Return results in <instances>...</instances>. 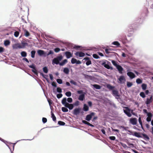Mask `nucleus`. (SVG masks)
<instances>
[{
  "mask_svg": "<svg viewBox=\"0 0 153 153\" xmlns=\"http://www.w3.org/2000/svg\"><path fill=\"white\" fill-rule=\"evenodd\" d=\"M106 87L109 91H111V94L115 98L118 100H121L120 98V95L119 94L118 91L115 88V86L111 85L110 84H106Z\"/></svg>",
  "mask_w": 153,
  "mask_h": 153,
  "instance_id": "obj_2",
  "label": "nucleus"
},
{
  "mask_svg": "<svg viewBox=\"0 0 153 153\" xmlns=\"http://www.w3.org/2000/svg\"><path fill=\"white\" fill-rule=\"evenodd\" d=\"M119 128H123V129L124 130L128 131V130L127 129L129 128V127L127 126H119Z\"/></svg>",
  "mask_w": 153,
  "mask_h": 153,
  "instance_id": "obj_37",
  "label": "nucleus"
},
{
  "mask_svg": "<svg viewBox=\"0 0 153 153\" xmlns=\"http://www.w3.org/2000/svg\"><path fill=\"white\" fill-rule=\"evenodd\" d=\"M95 113L94 112H91L90 114H87L85 117V120L88 121H89L91 120L92 117L94 115Z\"/></svg>",
  "mask_w": 153,
  "mask_h": 153,
  "instance_id": "obj_14",
  "label": "nucleus"
},
{
  "mask_svg": "<svg viewBox=\"0 0 153 153\" xmlns=\"http://www.w3.org/2000/svg\"><path fill=\"white\" fill-rule=\"evenodd\" d=\"M36 51H32L31 52V56L32 58H33L35 57V55Z\"/></svg>",
  "mask_w": 153,
  "mask_h": 153,
  "instance_id": "obj_58",
  "label": "nucleus"
},
{
  "mask_svg": "<svg viewBox=\"0 0 153 153\" xmlns=\"http://www.w3.org/2000/svg\"><path fill=\"white\" fill-rule=\"evenodd\" d=\"M70 82L71 84H72L76 86L77 85V83L73 79L71 80L70 81Z\"/></svg>",
  "mask_w": 153,
  "mask_h": 153,
  "instance_id": "obj_52",
  "label": "nucleus"
},
{
  "mask_svg": "<svg viewBox=\"0 0 153 153\" xmlns=\"http://www.w3.org/2000/svg\"><path fill=\"white\" fill-rule=\"evenodd\" d=\"M10 44V42L9 40H6L4 41V44L5 46L9 45Z\"/></svg>",
  "mask_w": 153,
  "mask_h": 153,
  "instance_id": "obj_43",
  "label": "nucleus"
},
{
  "mask_svg": "<svg viewBox=\"0 0 153 153\" xmlns=\"http://www.w3.org/2000/svg\"><path fill=\"white\" fill-rule=\"evenodd\" d=\"M60 51V49L59 48H56L54 49V51L56 53H58Z\"/></svg>",
  "mask_w": 153,
  "mask_h": 153,
  "instance_id": "obj_62",
  "label": "nucleus"
},
{
  "mask_svg": "<svg viewBox=\"0 0 153 153\" xmlns=\"http://www.w3.org/2000/svg\"><path fill=\"white\" fill-rule=\"evenodd\" d=\"M73 100L72 98L68 97V98L66 97L63 98L61 101V103L63 105H65L68 104H71L73 102Z\"/></svg>",
  "mask_w": 153,
  "mask_h": 153,
  "instance_id": "obj_6",
  "label": "nucleus"
},
{
  "mask_svg": "<svg viewBox=\"0 0 153 153\" xmlns=\"http://www.w3.org/2000/svg\"><path fill=\"white\" fill-rule=\"evenodd\" d=\"M51 85L54 87L53 88V93L55 94H56L57 92L61 93L62 92V89L59 87H57V84L55 82H53L51 83Z\"/></svg>",
  "mask_w": 153,
  "mask_h": 153,
  "instance_id": "obj_3",
  "label": "nucleus"
},
{
  "mask_svg": "<svg viewBox=\"0 0 153 153\" xmlns=\"http://www.w3.org/2000/svg\"><path fill=\"white\" fill-rule=\"evenodd\" d=\"M142 80L140 78H138L137 79L136 81V82L138 84H140L142 83Z\"/></svg>",
  "mask_w": 153,
  "mask_h": 153,
  "instance_id": "obj_36",
  "label": "nucleus"
},
{
  "mask_svg": "<svg viewBox=\"0 0 153 153\" xmlns=\"http://www.w3.org/2000/svg\"><path fill=\"white\" fill-rule=\"evenodd\" d=\"M47 100L50 105L51 109L52 110V106H51V105L53 104V102L52 100L50 99H47Z\"/></svg>",
  "mask_w": 153,
  "mask_h": 153,
  "instance_id": "obj_33",
  "label": "nucleus"
},
{
  "mask_svg": "<svg viewBox=\"0 0 153 153\" xmlns=\"http://www.w3.org/2000/svg\"><path fill=\"white\" fill-rule=\"evenodd\" d=\"M82 46L78 45H74V47H73V49H74L75 50H78L80 48H81Z\"/></svg>",
  "mask_w": 153,
  "mask_h": 153,
  "instance_id": "obj_44",
  "label": "nucleus"
},
{
  "mask_svg": "<svg viewBox=\"0 0 153 153\" xmlns=\"http://www.w3.org/2000/svg\"><path fill=\"white\" fill-rule=\"evenodd\" d=\"M77 93L79 94L78 97V99L81 101H83L85 99V93L81 90H78L77 91Z\"/></svg>",
  "mask_w": 153,
  "mask_h": 153,
  "instance_id": "obj_7",
  "label": "nucleus"
},
{
  "mask_svg": "<svg viewBox=\"0 0 153 153\" xmlns=\"http://www.w3.org/2000/svg\"><path fill=\"white\" fill-rule=\"evenodd\" d=\"M89 107L86 104H84L82 108V110L85 111H87L89 110Z\"/></svg>",
  "mask_w": 153,
  "mask_h": 153,
  "instance_id": "obj_26",
  "label": "nucleus"
},
{
  "mask_svg": "<svg viewBox=\"0 0 153 153\" xmlns=\"http://www.w3.org/2000/svg\"><path fill=\"white\" fill-rule=\"evenodd\" d=\"M21 55L22 56L25 57L27 56V53L25 51H22L21 53Z\"/></svg>",
  "mask_w": 153,
  "mask_h": 153,
  "instance_id": "obj_59",
  "label": "nucleus"
},
{
  "mask_svg": "<svg viewBox=\"0 0 153 153\" xmlns=\"http://www.w3.org/2000/svg\"><path fill=\"white\" fill-rule=\"evenodd\" d=\"M111 62L112 64L114 65L116 67L119 64V63L116 61L111 60Z\"/></svg>",
  "mask_w": 153,
  "mask_h": 153,
  "instance_id": "obj_35",
  "label": "nucleus"
},
{
  "mask_svg": "<svg viewBox=\"0 0 153 153\" xmlns=\"http://www.w3.org/2000/svg\"><path fill=\"white\" fill-rule=\"evenodd\" d=\"M137 122V120L136 118H131L130 120V123L133 125H136Z\"/></svg>",
  "mask_w": 153,
  "mask_h": 153,
  "instance_id": "obj_20",
  "label": "nucleus"
},
{
  "mask_svg": "<svg viewBox=\"0 0 153 153\" xmlns=\"http://www.w3.org/2000/svg\"><path fill=\"white\" fill-rule=\"evenodd\" d=\"M43 71L44 73L47 74L48 73V70L46 66H45L42 68Z\"/></svg>",
  "mask_w": 153,
  "mask_h": 153,
  "instance_id": "obj_38",
  "label": "nucleus"
},
{
  "mask_svg": "<svg viewBox=\"0 0 153 153\" xmlns=\"http://www.w3.org/2000/svg\"><path fill=\"white\" fill-rule=\"evenodd\" d=\"M45 37H46V39L47 40H48L49 41L53 43L56 42L55 41L53 40V38L51 37L50 36H46L45 34Z\"/></svg>",
  "mask_w": 153,
  "mask_h": 153,
  "instance_id": "obj_21",
  "label": "nucleus"
},
{
  "mask_svg": "<svg viewBox=\"0 0 153 153\" xmlns=\"http://www.w3.org/2000/svg\"><path fill=\"white\" fill-rule=\"evenodd\" d=\"M70 70L67 67L65 68H63V72L66 74H69Z\"/></svg>",
  "mask_w": 153,
  "mask_h": 153,
  "instance_id": "obj_29",
  "label": "nucleus"
},
{
  "mask_svg": "<svg viewBox=\"0 0 153 153\" xmlns=\"http://www.w3.org/2000/svg\"><path fill=\"white\" fill-rule=\"evenodd\" d=\"M81 108L80 107L76 108L73 111L72 114L75 115L77 116L80 113Z\"/></svg>",
  "mask_w": 153,
  "mask_h": 153,
  "instance_id": "obj_13",
  "label": "nucleus"
},
{
  "mask_svg": "<svg viewBox=\"0 0 153 153\" xmlns=\"http://www.w3.org/2000/svg\"><path fill=\"white\" fill-rule=\"evenodd\" d=\"M54 53V52L52 50H50L48 53L46 52V56H48L49 55H52Z\"/></svg>",
  "mask_w": 153,
  "mask_h": 153,
  "instance_id": "obj_42",
  "label": "nucleus"
},
{
  "mask_svg": "<svg viewBox=\"0 0 153 153\" xmlns=\"http://www.w3.org/2000/svg\"><path fill=\"white\" fill-rule=\"evenodd\" d=\"M56 94V97H57V98L58 99L60 98H61L62 97V96H63L62 94L61 93L58 94Z\"/></svg>",
  "mask_w": 153,
  "mask_h": 153,
  "instance_id": "obj_57",
  "label": "nucleus"
},
{
  "mask_svg": "<svg viewBox=\"0 0 153 153\" xmlns=\"http://www.w3.org/2000/svg\"><path fill=\"white\" fill-rule=\"evenodd\" d=\"M77 59H76L73 58L71 59V63L72 64H76V62L77 61Z\"/></svg>",
  "mask_w": 153,
  "mask_h": 153,
  "instance_id": "obj_49",
  "label": "nucleus"
},
{
  "mask_svg": "<svg viewBox=\"0 0 153 153\" xmlns=\"http://www.w3.org/2000/svg\"><path fill=\"white\" fill-rule=\"evenodd\" d=\"M65 55L67 59H69L73 56V53L69 51H67L65 52Z\"/></svg>",
  "mask_w": 153,
  "mask_h": 153,
  "instance_id": "obj_19",
  "label": "nucleus"
},
{
  "mask_svg": "<svg viewBox=\"0 0 153 153\" xmlns=\"http://www.w3.org/2000/svg\"><path fill=\"white\" fill-rule=\"evenodd\" d=\"M147 85L146 84L144 83L142 84L141 85V88L143 90H145L147 88Z\"/></svg>",
  "mask_w": 153,
  "mask_h": 153,
  "instance_id": "obj_34",
  "label": "nucleus"
},
{
  "mask_svg": "<svg viewBox=\"0 0 153 153\" xmlns=\"http://www.w3.org/2000/svg\"><path fill=\"white\" fill-rule=\"evenodd\" d=\"M85 64L87 66L91 64L92 62L91 60L90 59L89 60L86 61Z\"/></svg>",
  "mask_w": 153,
  "mask_h": 153,
  "instance_id": "obj_55",
  "label": "nucleus"
},
{
  "mask_svg": "<svg viewBox=\"0 0 153 153\" xmlns=\"http://www.w3.org/2000/svg\"><path fill=\"white\" fill-rule=\"evenodd\" d=\"M77 59H79V57H82L85 56V54L81 51H78L74 53Z\"/></svg>",
  "mask_w": 153,
  "mask_h": 153,
  "instance_id": "obj_12",
  "label": "nucleus"
},
{
  "mask_svg": "<svg viewBox=\"0 0 153 153\" xmlns=\"http://www.w3.org/2000/svg\"><path fill=\"white\" fill-rule=\"evenodd\" d=\"M112 45H115L116 47L118 48L120 47V44L117 41H115L112 42L111 43Z\"/></svg>",
  "mask_w": 153,
  "mask_h": 153,
  "instance_id": "obj_30",
  "label": "nucleus"
},
{
  "mask_svg": "<svg viewBox=\"0 0 153 153\" xmlns=\"http://www.w3.org/2000/svg\"><path fill=\"white\" fill-rule=\"evenodd\" d=\"M58 124L60 126H64L65 124V123L62 121H59L58 122Z\"/></svg>",
  "mask_w": 153,
  "mask_h": 153,
  "instance_id": "obj_47",
  "label": "nucleus"
},
{
  "mask_svg": "<svg viewBox=\"0 0 153 153\" xmlns=\"http://www.w3.org/2000/svg\"><path fill=\"white\" fill-rule=\"evenodd\" d=\"M119 38L120 41L121 42L124 44L129 43L132 40V38L127 39L126 35L120 36Z\"/></svg>",
  "mask_w": 153,
  "mask_h": 153,
  "instance_id": "obj_5",
  "label": "nucleus"
},
{
  "mask_svg": "<svg viewBox=\"0 0 153 153\" xmlns=\"http://www.w3.org/2000/svg\"><path fill=\"white\" fill-rule=\"evenodd\" d=\"M39 56L46 57V52L42 50L39 49Z\"/></svg>",
  "mask_w": 153,
  "mask_h": 153,
  "instance_id": "obj_23",
  "label": "nucleus"
},
{
  "mask_svg": "<svg viewBox=\"0 0 153 153\" xmlns=\"http://www.w3.org/2000/svg\"><path fill=\"white\" fill-rule=\"evenodd\" d=\"M56 82L59 84H62L63 83V80L61 79H56Z\"/></svg>",
  "mask_w": 153,
  "mask_h": 153,
  "instance_id": "obj_48",
  "label": "nucleus"
},
{
  "mask_svg": "<svg viewBox=\"0 0 153 153\" xmlns=\"http://www.w3.org/2000/svg\"><path fill=\"white\" fill-rule=\"evenodd\" d=\"M93 56L94 58L95 59H98L100 58V57L99 55L97 54H93Z\"/></svg>",
  "mask_w": 153,
  "mask_h": 153,
  "instance_id": "obj_56",
  "label": "nucleus"
},
{
  "mask_svg": "<svg viewBox=\"0 0 153 153\" xmlns=\"http://www.w3.org/2000/svg\"><path fill=\"white\" fill-rule=\"evenodd\" d=\"M123 108L126 109H123L124 113L128 117H130L131 116V114L130 113L131 109L127 107H124Z\"/></svg>",
  "mask_w": 153,
  "mask_h": 153,
  "instance_id": "obj_11",
  "label": "nucleus"
},
{
  "mask_svg": "<svg viewBox=\"0 0 153 153\" xmlns=\"http://www.w3.org/2000/svg\"><path fill=\"white\" fill-rule=\"evenodd\" d=\"M137 134V135H136L137 136L138 138H143L146 141L149 140L150 139L149 137L145 133L139 132Z\"/></svg>",
  "mask_w": 153,
  "mask_h": 153,
  "instance_id": "obj_9",
  "label": "nucleus"
},
{
  "mask_svg": "<svg viewBox=\"0 0 153 153\" xmlns=\"http://www.w3.org/2000/svg\"><path fill=\"white\" fill-rule=\"evenodd\" d=\"M140 96L142 98H144L146 97V95L145 93L143 92H141L140 94Z\"/></svg>",
  "mask_w": 153,
  "mask_h": 153,
  "instance_id": "obj_46",
  "label": "nucleus"
},
{
  "mask_svg": "<svg viewBox=\"0 0 153 153\" xmlns=\"http://www.w3.org/2000/svg\"><path fill=\"white\" fill-rule=\"evenodd\" d=\"M42 122L44 124L46 123L47 121V119L46 118L44 117H42Z\"/></svg>",
  "mask_w": 153,
  "mask_h": 153,
  "instance_id": "obj_60",
  "label": "nucleus"
},
{
  "mask_svg": "<svg viewBox=\"0 0 153 153\" xmlns=\"http://www.w3.org/2000/svg\"><path fill=\"white\" fill-rule=\"evenodd\" d=\"M74 106H78L79 104V102L78 100L76 101L74 103H73Z\"/></svg>",
  "mask_w": 153,
  "mask_h": 153,
  "instance_id": "obj_53",
  "label": "nucleus"
},
{
  "mask_svg": "<svg viewBox=\"0 0 153 153\" xmlns=\"http://www.w3.org/2000/svg\"><path fill=\"white\" fill-rule=\"evenodd\" d=\"M126 81V79L125 76L123 75H121L117 78V82L120 84H124Z\"/></svg>",
  "mask_w": 153,
  "mask_h": 153,
  "instance_id": "obj_10",
  "label": "nucleus"
},
{
  "mask_svg": "<svg viewBox=\"0 0 153 153\" xmlns=\"http://www.w3.org/2000/svg\"><path fill=\"white\" fill-rule=\"evenodd\" d=\"M108 138L112 140H114L116 139V137L114 136H109Z\"/></svg>",
  "mask_w": 153,
  "mask_h": 153,
  "instance_id": "obj_61",
  "label": "nucleus"
},
{
  "mask_svg": "<svg viewBox=\"0 0 153 153\" xmlns=\"http://www.w3.org/2000/svg\"><path fill=\"white\" fill-rule=\"evenodd\" d=\"M39 73H40V75L42 76L45 79V78L46 77H48V76L47 75H45L42 72H40L39 71Z\"/></svg>",
  "mask_w": 153,
  "mask_h": 153,
  "instance_id": "obj_50",
  "label": "nucleus"
},
{
  "mask_svg": "<svg viewBox=\"0 0 153 153\" xmlns=\"http://www.w3.org/2000/svg\"><path fill=\"white\" fill-rule=\"evenodd\" d=\"M153 100L152 96L151 95L149 98H147L145 101V104L147 105L150 104Z\"/></svg>",
  "mask_w": 153,
  "mask_h": 153,
  "instance_id": "obj_22",
  "label": "nucleus"
},
{
  "mask_svg": "<svg viewBox=\"0 0 153 153\" xmlns=\"http://www.w3.org/2000/svg\"><path fill=\"white\" fill-rule=\"evenodd\" d=\"M13 49H17L18 48H21L20 47V45L18 44H15L13 46Z\"/></svg>",
  "mask_w": 153,
  "mask_h": 153,
  "instance_id": "obj_32",
  "label": "nucleus"
},
{
  "mask_svg": "<svg viewBox=\"0 0 153 153\" xmlns=\"http://www.w3.org/2000/svg\"><path fill=\"white\" fill-rule=\"evenodd\" d=\"M64 105L65 107L68 108L70 110H72L74 107L73 103L68 104Z\"/></svg>",
  "mask_w": 153,
  "mask_h": 153,
  "instance_id": "obj_24",
  "label": "nucleus"
},
{
  "mask_svg": "<svg viewBox=\"0 0 153 153\" xmlns=\"http://www.w3.org/2000/svg\"><path fill=\"white\" fill-rule=\"evenodd\" d=\"M127 74L131 79H132L136 77L134 74L130 71H128Z\"/></svg>",
  "mask_w": 153,
  "mask_h": 153,
  "instance_id": "obj_17",
  "label": "nucleus"
},
{
  "mask_svg": "<svg viewBox=\"0 0 153 153\" xmlns=\"http://www.w3.org/2000/svg\"><path fill=\"white\" fill-rule=\"evenodd\" d=\"M24 31V35L26 37H28L30 35V34L29 32L26 30H25Z\"/></svg>",
  "mask_w": 153,
  "mask_h": 153,
  "instance_id": "obj_41",
  "label": "nucleus"
},
{
  "mask_svg": "<svg viewBox=\"0 0 153 153\" xmlns=\"http://www.w3.org/2000/svg\"><path fill=\"white\" fill-rule=\"evenodd\" d=\"M94 88L96 89L100 90L102 86L100 85L97 84H91Z\"/></svg>",
  "mask_w": 153,
  "mask_h": 153,
  "instance_id": "obj_25",
  "label": "nucleus"
},
{
  "mask_svg": "<svg viewBox=\"0 0 153 153\" xmlns=\"http://www.w3.org/2000/svg\"><path fill=\"white\" fill-rule=\"evenodd\" d=\"M28 66L33 69L32 70V71L36 75L38 76V73L36 69L35 65L34 64H33L31 65H28Z\"/></svg>",
  "mask_w": 153,
  "mask_h": 153,
  "instance_id": "obj_16",
  "label": "nucleus"
},
{
  "mask_svg": "<svg viewBox=\"0 0 153 153\" xmlns=\"http://www.w3.org/2000/svg\"><path fill=\"white\" fill-rule=\"evenodd\" d=\"M68 48L69 49H71L73 48V45L71 43H69L67 45Z\"/></svg>",
  "mask_w": 153,
  "mask_h": 153,
  "instance_id": "obj_51",
  "label": "nucleus"
},
{
  "mask_svg": "<svg viewBox=\"0 0 153 153\" xmlns=\"http://www.w3.org/2000/svg\"><path fill=\"white\" fill-rule=\"evenodd\" d=\"M101 65L108 69H110L111 70L114 69L113 67L111 66V63L107 60H103L101 63Z\"/></svg>",
  "mask_w": 153,
  "mask_h": 153,
  "instance_id": "obj_4",
  "label": "nucleus"
},
{
  "mask_svg": "<svg viewBox=\"0 0 153 153\" xmlns=\"http://www.w3.org/2000/svg\"><path fill=\"white\" fill-rule=\"evenodd\" d=\"M147 16L146 15V14L145 15H142V18L137 19L136 22L135 23V24H131L129 25L128 28L125 31L126 32L129 33L127 35L128 38L131 37L133 36V33H130L133 32L134 30L136 29V27H137V25H138V24H141L143 22L144 19L143 16Z\"/></svg>",
  "mask_w": 153,
  "mask_h": 153,
  "instance_id": "obj_1",
  "label": "nucleus"
},
{
  "mask_svg": "<svg viewBox=\"0 0 153 153\" xmlns=\"http://www.w3.org/2000/svg\"><path fill=\"white\" fill-rule=\"evenodd\" d=\"M19 32L18 31H16L15 32L14 35L16 37H18L19 34Z\"/></svg>",
  "mask_w": 153,
  "mask_h": 153,
  "instance_id": "obj_63",
  "label": "nucleus"
},
{
  "mask_svg": "<svg viewBox=\"0 0 153 153\" xmlns=\"http://www.w3.org/2000/svg\"><path fill=\"white\" fill-rule=\"evenodd\" d=\"M120 143L121 145L122 146L123 148H124L125 149H126V148H130L129 147L127 146L126 144L122 142H120Z\"/></svg>",
  "mask_w": 153,
  "mask_h": 153,
  "instance_id": "obj_54",
  "label": "nucleus"
},
{
  "mask_svg": "<svg viewBox=\"0 0 153 153\" xmlns=\"http://www.w3.org/2000/svg\"><path fill=\"white\" fill-rule=\"evenodd\" d=\"M126 83V85L128 88H130L133 85V84L132 82L127 81Z\"/></svg>",
  "mask_w": 153,
  "mask_h": 153,
  "instance_id": "obj_40",
  "label": "nucleus"
},
{
  "mask_svg": "<svg viewBox=\"0 0 153 153\" xmlns=\"http://www.w3.org/2000/svg\"><path fill=\"white\" fill-rule=\"evenodd\" d=\"M68 62L67 59H65L63 60L61 62H59V65L61 66H63L64 65Z\"/></svg>",
  "mask_w": 153,
  "mask_h": 153,
  "instance_id": "obj_28",
  "label": "nucleus"
},
{
  "mask_svg": "<svg viewBox=\"0 0 153 153\" xmlns=\"http://www.w3.org/2000/svg\"><path fill=\"white\" fill-rule=\"evenodd\" d=\"M28 46V44L27 42H22L21 45H20V47H21V48H24L25 47Z\"/></svg>",
  "mask_w": 153,
  "mask_h": 153,
  "instance_id": "obj_31",
  "label": "nucleus"
},
{
  "mask_svg": "<svg viewBox=\"0 0 153 153\" xmlns=\"http://www.w3.org/2000/svg\"><path fill=\"white\" fill-rule=\"evenodd\" d=\"M147 114V116L149 118H151L152 116V114L151 112H148Z\"/></svg>",
  "mask_w": 153,
  "mask_h": 153,
  "instance_id": "obj_64",
  "label": "nucleus"
},
{
  "mask_svg": "<svg viewBox=\"0 0 153 153\" xmlns=\"http://www.w3.org/2000/svg\"><path fill=\"white\" fill-rule=\"evenodd\" d=\"M65 94L66 96L70 97L71 96L72 93L70 91H67L65 93Z\"/></svg>",
  "mask_w": 153,
  "mask_h": 153,
  "instance_id": "obj_39",
  "label": "nucleus"
},
{
  "mask_svg": "<svg viewBox=\"0 0 153 153\" xmlns=\"http://www.w3.org/2000/svg\"><path fill=\"white\" fill-rule=\"evenodd\" d=\"M128 131L130 133L128 134H129L130 135H132L137 137V136L136 135H137V134L138 133H139V132L134 131V133H133V132L130 130H128Z\"/></svg>",
  "mask_w": 153,
  "mask_h": 153,
  "instance_id": "obj_27",
  "label": "nucleus"
},
{
  "mask_svg": "<svg viewBox=\"0 0 153 153\" xmlns=\"http://www.w3.org/2000/svg\"><path fill=\"white\" fill-rule=\"evenodd\" d=\"M68 108H66L64 107H62V110L63 112H66L68 111Z\"/></svg>",
  "mask_w": 153,
  "mask_h": 153,
  "instance_id": "obj_45",
  "label": "nucleus"
},
{
  "mask_svg": "<svg viewBox=\"0 0 153 153\" xmlns=\"http://www.w3.org/2000/svg\"><path fill=\"white\" fill-rule=\"evenodd\" d=\"M40 34L41 35V36L42 37V38H44V33H43L41 31H40L39 30V38L40 36ZM39 48H43V45H42L40 42V40L39 39Z\"/></svg>",
  "mask_w": 153,
  "mask_h": 153,
  "instance_id": "obj_15",
  "label": "nucleus"
},
{
  "mask_svg": "<svg viewBox=\"0 0 153 153\" xmlns=\"http://www.w3.org/2000/svg\"><path fill=\"white\" fill-rule=\"evenodd\" d=\"M116 68L117 69L120 74H122L123 73V71L124 69L119 64Z\"/></svg>",
  "mask_w": 153,
  "mask_h": 153,
  "instance_id": "obj_18",
  "label": "nucleus"
},
{
  "mask_svg": "<svg viewBox=\"0 0 153 153\" xmlns=\"http://www.w3.org/2000/svg\"><path fill=\"white\" fill-rule=\"evenodd\" d=\"M63 59V56L62 55H59L56 57L54 58L52 61V64L54 65L56 64L58 65L59 64V62L60 61Z\"/></svg>",
  "mask_w": 153,
  "mask_h": 153,
  "instance_id": "obj_8",
  "label": "nucleus"
}]
</instances>
